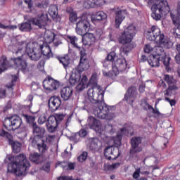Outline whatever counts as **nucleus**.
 <instances>
[{
  "label": "nucleus",
  "instance_id": "9b49d317",
  "mask_svg": "<svg viewBox=\"0 0 180 180\" xmlns=\"http://www.w3.org/2000/svg\"><path fill=\"white\" fill-rule=\"evenodd\" d=\"M113 11L115 15V27L119 29L122 22L124 20L126 15H127V11L126 9L122 10L119 7L114 8Z\"/></svg>",
  "mask_w": 180,
  "mask_h": 180
},
{
  "label": "nucleus",
  "instance_id": "dca6fc26",
  "mask_svg": "<svg viewBox=\"0 0 180 180\" xmlns=\"http://www.w3.org/2000/svg\"><path fill=\"white\" fill-rule=\"evenodd\" d=\"M47 22H49V18L47 14L44 13L38 15L37 18L32 20L33 25L38 26L39 29H45L46 26H47Z\"/></svg>",
  "mask_w": 180,
  "mask_h": 180
},
{
  "label": "nucleus",
  "instance_id": "a211bd4d",
  "mask_svg": "<svg viewBox=\"0 0 180 180\" xmlns=\"http://www.w3.org/2000/svg\"><path fill=\"white\" fill-rule=\"evenodd\" d=\"M161 30L158 27L153 25L151 27V30L146 32V39L150 41H154L158 39Z\"/></svg>",
  "mask_w": 180,
  "mask_h": 180
},
{
  "label": "nucleus",
  "instance_id": "de8ad7c7",
  "mask_svg": "<svg viewBox=\"0 0 180 180\" xmlns=\"http://www.w3.org/2000/svg\"><path fill=\"white\" fill-rule=\"evenodd\" d=\"M105 130L109 134H114L116 131V127L108 122L105 127Z\"/></svg>",
  "mask_w": 180,
  "mask_h": 180
},
{
  "label": "nucleus",
  "instance_id": "f03ea898",
  "mask_svg": "<svg viewBox=\"0 0 180 180\" xmlns=\"http://www.w3.org/2000/svg\"><path fill=\"white\" fill-rule=\"evenodd\" d=\"M6 159L10 161L8 165V172L14 174L16 176L26 175V172L30 168V162L26 158V155L23 153L15 156L9 155L6 157Z\"/></svg>",
  "mask_w": 180,
  "mask_h": 180
},
{
  "label": "nucleus",
  "instance_id": "37998d69",
  "mask_svg": "<svg viewBox=\"0 0 180 180\" xmlns=\"http://www.w3.org/2000/svg\"><path fill=\"white\" fill-rule=\"evenodd\" d=\"M43 138L35 136H34L33 138H30V141L31 142L32 147L37 148L43 142Z\"/></svg>",
  "mask_w": 180,
  "mask_h": 180
},
{
  "label": "nucleus",
  "instance_id": "4be33fe9",
  "mask_svg": "<svg viewBox=\"0 0 180 180\" xmlns=\"http://www.w3.org/2000/svg\"><path fill=\"white\" fill-rule=\"evenodd\" d=\"M82 36V43L84 46H91L96 40V37L93 33L84 34Z\"/></svg>",
  "mask_w": 180,
  "mask_h": 180
},
{
  "label": "nucleus",
  "instance_id": "f8f14e48",
  "mask_svg": "<svg viewBox=\"0 0 180 180\" xmlns=\"http://www.w3.org/2000/svg\"><path fill=\"white\" fill-rule=\"evenodd\" d=\"M120 153H119V148L113 146H108L104 150V156L107 160H116Z\"/></svg>",
  "mask_w": 180,
  "mask_h": 180
},
{
  "label": "nucleus",
  "instance_id": "3c124183",
  "mask_svg": "<svg viewBox=\"0 0 180 180\" xmlns=\"http://www.w3.org/2000/svg\"><path fill=\"white\" fill-rule=\"evenodd\" d=\"M155 50L157 53L156 56H159V57H167L164 48H162V46H157L155 48Z\"/></svg>",
  "mask_w": 180,
  "mask_h": 180
},
{
  "label": "nucleus",
  "instance_id": "49530a36",
  "mask_svg": "<svg viewBox=\"0 0 180 180\" xmlns=\"http://www.w3.org/2000/svg\"><path fill=\"white\" fill-rule=\"evenodd\" d=\"M67 39L68 41L70 43V44H72L75 49H78V47H79L77 44V41H78V38H77V37L68 35Z\"/></svg>",
  "mask_w": 180,
  "mask_h": 180
},
{
  "label": "nucleus",
  "instance_id": "5701e85b",
  "mask_svg": "<svg viewBox=\"0 0 180 180\" xmlns=\"http://www.w3.org/2000/svg\"><path fill=\"white\" fill-rule=\"evenodd\" d=\"M141 106L145 110H149L151 113H153V115H156L157 116H161V112H160V110H158V108H157V106H155V108H153V106L150 105L147 101L144 100L141 101Z\"/></svg>",
  "mask_w": 180,
  "mask_h": 180
},
{
  "label": "nucleus",
  "instance_id": "39448f33",
  "mask_svg": "<svg viewBox=\"0 0 180 180\" xmlns=\"http://www.w3.org/2000/svg\"><path fill=\"white\" fill-rule=\"evenodd\" d=\"M22 119L18 116H13L10 117H6L4 122V126L8 131H15V130H18V129H20V126H22Z\"/></svg>",
  "mask_w": 180,
  "mask_h": 180
},
{
  "label": "nucleus",
  "instance_id": "13d9d810",
  "mask_svg": "<svg viewBox=\"0 0 180 180\" xmlns=\"http://www.w3.org/2000/svg\"><path fill=\"white\" fill-rule=\"evenodd\" d=\"M0 29H8V30H15V29H18V26H16V25H5L0 22Z\"/></svg>",
  "mask_w": 180,
  "mask_h": 180
},
{
  "label": "nucleus",
  "instance_id": "4d7b16f0",
  "mask_svg": "<svg viewBox=\"0 0 180 180\" xmlns=\"http://www.w3.org/2000/svg\"><path fill=\"white\" fill-rule=\"evenodd\" d=\"M116 58V53L115 51L110 52L105 59V61L109 63V61H113Z\"/></svg>",
  "mask_w": 180,
  "mask_h": 180
},
{
  "label": "nucleus",
  "instance_id": "393cba45",
  "mask_svg": "<svg viewBox=\"0 0 180 180\" xmlns=\"http://www.w3.org/2000/svg\"><path fill=\"white\" fill-rule=\"evenodd\" d=\"M72 87L66 86L64 87L60 91V95L61 98H63V101H68L69 99H71V97L72 96Z\"/></svg>",
  "mask_w": 180,
  "mask_h": 180
},
{
  "label": "nucleus",
  "instance_id": "7ed1b4c3",
  "mask_svg": "<svg viewBox=\"0 0 180 180\" xmlns=\"http://www.w3.org/2000/svg\"><path fill=\"white\" fill-rule=\"evenodd\" d=\"M29 58L32 61H39L44 56V58L49 60L53 57L51 48L49 45H43L37 42H30L26 46L25 50Z\"/></svg>",
  "mask_w": 180,
  "mask_h": 180
},
{
  "label": "nucleus",
  "instance_id": "20e7f679",
  "mask_svg": "<svg viewBox=\"0 0 180 180\" xmlns=\"http://www.w3.org/2000/svg\"><path fill=\"white\" fill-rule=\"evenodd\" d=\"M148 5L151 6V16L155 20H160L162 16L169 13L170 11L167 0H149Z\"/></svg>",
  "mask_w": 180,
  "mask_h": 180
},
{
  "label": "nucleus",
  "instance_id": "8fccbe9b",
  "mask_svg": "<svg viewBox=\"0 0 180 180\" xmlns=\"http://www.w3.org/2000/svg\"><path fill=\"white\" fill-rule=\"evenodd\" d=\"M78 51H79L80 53V60H86V50L85 49L79 46L76 48Z\"/></svg>",
  "mask_w": 180,
  "mask_h": 180
},
{
  "label": "nucleus",
  "instance_id": "423d86ee",
  "mask_svg": "<svg viewBox=\"0 0 180 180\" xmlns=\"http://www.w3.org/2000/svg\"><path fill=\"white\" fill-rule=\"evenodd\" d=\"M170 57H161L157 55H150L148 63L150 67H160V63H163L167 70L169 68Z\"/></svg>",
  "mask_w": 180,
  "mask_h": 180
},
{
  "label": "nucleus",
  "instance_id": "2f4dec72",
  "mask_svg": "<svg viewBox=\"0 0 180 180\" xmlns=\"http://www.w3.org/2000/svg\"><path fill=\"white\" fill-rule=\"evenodd\" d=\"M88 86L91 87V84H89V82L88 83V77L84 75L82 79L80 77V81L77 88L78 91H84V89L88 88Z\"/></svg>",
  "mask_w": 180,
  "mask_h": 180
},
{
  "label": "nucleus",
  "instance_id": "f704fd0d",
  "mask_svg": "<svg viewBox=\"0 0 180 180\" xmlns=\"http://www.w3.org/2000/svg\"><path fill=\"white\" fill-rule=\"evenodd\" d=\"M44 39L46 43L50 44V43H53V41L56 40V34H54L53 32L50 30L46 31L44 36Z\"/></svg>",
  "mask_w": 180,
  "mask_h": 180
},
{
  "label": "nucleus",
  "instance_id": "2eb2a0df",
  "mask_svg": "<svg viewBox=\"0 0 180 180\" xmlns=\"http://www.w3.org/2000/svg\"><path fill=\"white\" fill-rule=\"evenodd\" d=\"M112 71L115 75H117L119 71H124L127 68V62L125 59L118 58L112 63Z\"/></svg>",
  "mask_w": 180,
  "mask_h": 180
},
{
  "label": "nucleus",
  "instance_id": "4c0bfd02",
  "mask_svg": "<svg viewBox=\"0 0 180 180\" xmlns=\"http://www.w3.org/2000/svg\"><path fill=\"white\" fill-rule=\"evenodd\" d=\"M21 32H30L32 30V20H27L18 25Z\"/></svg>",
  "mask_w": 180,
  "mask_h": 180
},
{
  "label": "nucleus",
  "instance_id": "09e8293b",
  "mask_svg": "<svg viewBox=\"0 0 180 180\" xmlns=\"http://www.w3.org/2000/svg\"><path fill=\"white\" fill-rule=\"evenodd\" d=\"M49 5H50V1L49 0H44L41 3L37 4L36 6L39 8V9H46V8H49Z\"/></svg>",
  "mask_w": 180,
  "mask_h": 180
},
{
  "label": "nucleus",
  "instance_id": "ea45409f",
  "mask_svg": "<svg viewBox=\"0 0 180 180\" xmlns=\"http://www.w3.org/2000/svg\"><path fill=\"white\" fill-rule=\"evenodd\" d=\"M133 37L129 34L124 32L121 37L120 38V43L122 44H131V41L133 40Z\"/></svg>",
  "mask_w": 180,
  "mask_h": 180
},
{
  "label": "nucleus",
  "instance_id": "a19ab883",
  "mask_svg": "<svg viewBox=\"0 0 180 180\" xmlns=\"http://www.w3.org/2000/svg\"><path fill=\"white\" fill-rule=\"evenodd\" d=\"M49 13L52 18L58 16V7L56 4H52L49 6Z\"/></svg>",
  "mask_w": 180,
  "mask_h": 180
},
{
  "label": "nucleus",
  "instance_id": "c9c22d12",
  "mask_svg": "<svg viewBox=\"0 0 180 180\" xmlns=\"http://www.w3.org/2000/svg\"><path fill=\"white\" fill-rule=\"evenodd\" d=\"M30 161L34 162L35 164H40L43 162V157L40 153H31L29 157Z\"/></svg>",
  "mask_w": 180,
  "mask_h": 180
},
{
  "label": "nucleus",
  "instance_id": "f257e3e1",
  "mask_svg": "<svg viewBox=\"0 0 180 180\" xmlns=\"http://www.w3.org/2000/svg\"><path fill=\"white\" fill-rule=\"evenodd\" d=\"M90 88L88 89V100L84 101V108H90L91 104L96 105L94 109L93 113L98 119L104 120H113L116 117V114L112 110L109 109V106L105 103L103 96L105 91L101 90V86L98 85V75L94 73L89 80ZM90 101V103L88 102Z\"/></svg>",
  "mask_w": 180,
  "mask_h": 180
},
{
  "label": "nucleus",
  "instance_id": "72a5a7b5",
  "mask_svg": "<svg viewBox=\"0 0 180 180\" xmlns=\"http://www.w3.org/2000/svg\"><path fill=\"white\" fill-rule=\"evenodd\" d=\"M123 45L120 48L121 54L127 56L133 49H134V44H122Z\"/></svg>",
  "mask_w": 180,
  "mask_h": 180
},
{
  "label": "nucleus",
  "instance_id": "473e14b6",
  "mask_svg": "<svg viewBox=\"0 0 180 180\" xmlns=\"http://www.w3.org/2000/svg\"><path fill=\"white\" fill-rule=\"evenodd\" d=\"M66 12L69 13V20L71 23H75V22H77V23L79 20L82 19L81 17H77L76 13L74 12V10L71 8H68Z\"/></svg>",
  "mask_w": 180,
  "mask_h": 180
},
{
  "label": "nucleus",
  "instance_id": "cd10ccee",
  "mask_svg": "<svg viewBox=\"0 0 180 180\" xmlns=\"http://www.w3.org/2000/svg\"><path fill=\"white\" fill-rule=\"evenodd\" d=\"M131 149L143 150L141 137H133L131 139Z\"/></svg>",
  "mask_w": 180,
  "mask_h": 180
},
{
  "label": "nucleus",
  "instance_id": "e433bc0d",
  "mask_svg": "<svg viewBox=\"0 0 180 180\" xmlns=\"http://www.w3.org/2000/svg\"><path fill=\"white\" fill-rule=\"evenodd\" d=\"M9 68V61L6 59V56H2L0 60V74L6 71Z\"/></svg>",
  "mask_w": 180,
  "mask_h": 180
},
{
  "label": "nucleus",
  "instance_id": "864d4df0",
  "mask_svg": "<svg viewBox=\"0 0 180 180\" xmlns=\"http://www.w3.org/2000/svg\"><path fill=\"white\" fill-rule=\"evenodd\" d=\"M171 18H172L173 24L175 25V26H179V25H180V14H177L176 17L173 14H171Z\"/></svg>",
  "mask_w": 180,
  "mask_h": 180
},
{
  "label": "nucleus",
  "instance_id": "4468645a",
  "mask_svg": "<svg viewBox=\"0 0 180 180\" xmlns=\"http://www.w3.org/2000/svg\"><path fill=\"white\" fill-rule=\"evenodd\" d=\"M43 86L46 91H56L60 88V82L52 77H48L44 80Z\"/></svg>",
  "mask_w": 180,
  "mask_h": 180
},
{
  "label": "nucleus",
  "instance_id": "69168bd1",
  "mask_svg": "<svg viewBox=\"0 0 180 180\" xmlns=\"http://www.w3.org/2000/svg\"><path fill=\"white\" fill-rule=\"evenodd\" d=\"M153 50H154V48H153V46H151L150 44H146L144 46V51L145 53H151V51H153Z\"/></svg>",
  "mask_w": 180,
  "mask_h": 180
},
{
  "label": "nucleus",
  "instance_id": "603ef678",
  "mask_svg": "<svg viewBox=\"0 0 180 180\" xmlns=\"http://www.w3.org/2000/svg\"><path fill=\"white\" fill-rule=\"evenodd\" d=\"M59 61L63 64L64 68H67L70 65V58H60Z\"/></svg>",
  "mask_w": 180,
  "mask_h": 180
},
{
  "label": "nucleus",
  "instance_id": "c756f323",
  "mask_svg": "<svg viewBox=\"0 0 180 180\" xmlns=\"http://www.w3.org/2000/svg\"><path fill=\"white\" fill-rule=\"evenodd\" d=\"M32 127L33 134L37 137H41L43 139L44 137V133H46V129L43 127L37 126V124H34Z\"/></svg>",
  "mask_w": 180,
  "mask_h": 180
},
{
  "label": "nucleus",
  "instance_id": "6ab92c4d",
  "mask_svg": "<svg viewBox=\"0 0 180 180\" xmlns=\"http://www.w3.org/2000/svg\"><path fill=\"white\" fill-rule=\"evenodd\" d=\"M57 126H58V122L57 121V118H56V116H49L46 123V127L48 131H49V133H53L56 131V129H57Z\"/></svg>",
  "mask_w": 180,
  "mask_h": 180
},
{
  "label": "nucleus",
  "instance_id": "774afa93",
  "mask_svg": "<svg viewBox=\"0 0 180 180\" xmlns=\"http://www.w3.org/2000/svg\"><path fill=\"white\" fill-rule=\"evenodd\" d=\"M121 141H122V135L120 134H117L115 137H113V141L115 144H120Z\"/></svg>",
  "mask_w": 180,
  "mask_h": 180
},
{
  "label": "nucleus",
  "instance_id": "ddd939ff",
  "mask_svg": "<svg viewBox=\"0 0 180 180\" xmlns=\"http://www.w3.org/2000/svg\"><path fill=\"white\" fill-rule=\"evenodd\" d=\"M164 79L168 84L169 87L165 91V95L166 96H170L171 93L173 91H178V86L175 85V79L174 77L169 75H165Z\"/></svg>",
  "mask_w": 180,
  "mask_h": 180
},
{
  "label": "nucleus",
  "instance_id": "0e129e2a",
  "mask_svg": "<svg viewBox=\"0 0 180 180\" xmlns=\"http://www.w3.org/2000/svg\"><path fill=\"white\" fill-rule=\"evenodd\" d=\"M174 36L176 39H180V25H177L174 32Z\"/></svg>",
  "mask_w": 180,
  "mask_h": 180
},
{
  "label": "nucleus",
  "instance_id": "58836bf2",
  "mask_svg": "<svg viewBox=\"0 0 180 180\" xmlns=\"http://www.w3.org/2000/svg\"><path fill=\"white\" fill-rule=\"evenodd\" d=\"M22 117H23L24 120H25L26 123L30 124L31 127H32L34 124H37L36 123V117L34 116L29 115L27 114H22Z\"/></svg>",
  "mask_w": 180,
  "mask_h": 180
},
{
  "label": "nucleus",
  "instance_id": "aec40b11",
  "mask_svg": "<svg viewBox=\"0 0 180 180\" xmlns=\"http://www.w3.org/2000/svg\"><path fill=\"white\" fill-rule=\"evenodd\" d=\"M136 96H137V91L136 90V87L131 86L128 89L127 94L124 95V101H126L129 105H132L133 102L136 99Z\"/></svg>",
  "mask_w": 180,
  "mask_h": 180
},
{
  "label": "nucleus",
  "instance_id": "79ce46f5",
  "mask_svg": "<svg viewBox=\"0 0 180 180\" xmlns=\"http://www.w3.org/2000/svg\"><path fill=\"white\" fill-rule=\"evenodd\" d=\"M141 151L143 150H140L139 149H130L129 160H134V161L139 160V158H140L139 153H141Z\"/></svg>",
  "mask_w": 180,
  "mask_h": 180
},
{
  "label": "nucleus",
  "instance_id": "a878e982",
  "mask_svg": "<svg viewBox=\"0 0 180 180\" xmlns=\"http://www.w3.org/2000/svg\"><path fill=\"white\" fill-rule=\"evenodd\" d=\"M79 79H81V73L77 70H73L72 75L69 79V82L70 85L74 86L77 82H79Z\"/></svg>",
  "mask_w": 180,
  "mask_h": 180
},
{
  "label": "nucleus",
  "instance_id": "412c9836",
  "mask_svg": "<svg viewBox=\"0 0 180 180\" xmlns=\"http://www.w3.org/2000/svg\"><path fill=\"white\" fill-rule=\"evenodd\" d=\"M160 46L165 47V49H171L174 46V43L171 41V39L168 37H165L164 34H160L158 39Z\"/></svg>",
  "mask_w": 180,
  "mask_h": 180
},
{
  "label": "nucleus",
  "instance_id": "bb28decb",
  "mask_svg": "<svg viewBox=\"0 0 180 180\" xmlns=\"http://www.w3.org/2000/svg\"><path fill=\"white\" fill-rule=\"evenodd\" d=\"M89 60L88 59H80L79 63L77 66V71H78L80 74L83 71H86V70H89Z\"/></svg>",
  "mask_w": 180,
  "mask_h": 180
},
{
  "label": "nucleus",
  "instance_id": "e2e57ef3",
  "mask_svg": "<svg viewBox=\"0 0 180 180\" xmlns=\"http://www.w3.org/2000/svg\"><path fill=\"white\" fill-rule=\"evenodd\" d=\"M46 64V61L40 60L37 65V68L39 71H44V65Z\"/></svg>",
  "mask_w": 180,
  "mask_h": 180
},
{
  "label": "nucleus",
  "instance_id": "c03bdc74",
  "mask_svg": "<svg viewBox=\"0 0 180 180\" xmlns=\"http://www.w3.org/2000/svg\"><path fill=\"white\" fill-rule=\"evenodd\" d=\"M37 148L39 153H41V154H44V153L49 150V146H47V144H46V141H44V140L41 142Z\"/></svg>",
  "mask_w": 180,
  "mask_h": 180
},
{
  "label": "nucleus",
  "instance_id": "bf43d9fd",
  "mask_svg": "<svg viewBox=\"0 0 180 180\" xmlns=\"http://www.w3.org/2000/svg\"><path fill=\"white\" fill-rule=\"evenodd\" d=\"M176 50L178 51V54L176 55L175 56V62L176 64H179L180 65V44L176 45Z\"/></svg>",
  "mask_w": 180,
  "mask_h": 180
},
{
  "label": "nucleus",
  "instance_id": "0eeeda50",
  "mask_svg": "<svg viewBox=\"0 0 180 180\" xmlns=\"http://www.w3.org/2000/svg\"><path fill=\"white\" fill-rule=\"evenodd\" d=\"M14 61V66L18 69V71H22L23 74H32L33 72V66L27 67L26 60L22 59L20 56L13 59Z\"/></svg>",
  "mask_w": 180,
  "mask_h": 180
},
{
  "label": "nucleus",
  "instance_id": "052dcab7",
  "mask_svg": "<svg viewBox=\"0 0 180 180\" xmlns=\"http://www.w3.org/2000/svg\"><path fill=\"white\" fill-rule=\"evenodd\" d=\"M47 120H48V118L46 116V115H41V116H39L38 119V123L39 124H44V123H46Z\"/></svg>",
  "mask_w": 180,
  "mask_h": 180
},
{
  "label": "nucleus",
  "instance_id": "6e6552de",
  "mask_svg": "<svg viewBox=\"0 0 180 180\" xmlns=\"http://www.w3.org/2000/svg\"><path fill=\"white\" fill-rule=\"evenodd\" d=\"M0 136L1 137H5L8 140L9 144H11L13 151L18 154V153H20V150H22V144L18 141L12 140V135L9 134V132L5 131L4 129H0Z\"/></svg>",
  "mask_w": 180,
  "mask_h": 180
},
{
  "label": "nucleus",
  "instance_id": "680f3d73",
  "mask_svg": "<svg viewBox=\"0 0 180 180\" xmlns=\"http://www.w3.org/2000/svg\"><path fill=\"white\" fill-rule=\"evenodd\" d=\"M16 81H18V76L13 75L11 84L6 85L7 88H8V89L12 88V86H13L15 85V82H16Z\"/></svg>",
  "mask_w": 180,
  "mask_h": 180
},
{
  "label": "nucleus",
  "instance_id": "338daca9",
  "mask_svg": "<svg viewBox=\"0 0 180 180\" xmlns=\"http://www.w3.org/2000/svg\"><path fill=\"white\" fill-rule=\"evenodd\" d=\"M58 165H60L61 168L63 169H65V171H67V168L68 166V162L63 161L58 162Z\"/></svg>",
  "mask_w": 180,
  "mask_h": 180
},
{
  "label": "nucleus",
  "instance_id": "1a4fd4ad",
  "mask_svg": "<svg viewBox=\"0 0 180 180\" xmlns=\"http://www.w3.org/2000/svg\"><path fill=\"white\" fill-rule=\"evenodd\" d=\"M89 29H91V24H89V21L86 19L82 18L76 23V33L79 34V36L86 34L89 32Z\"/></svg>",
  "mask_w": 180,
  "mask_h": 180
},
{
  "label": "nucleus",
  "instance_id": "b1692460",
  "mask_svg": "<svg viewBox=\"0 0 180 180\" xmlns=\"http://www.w3.org/2000/svg\"><path fill=\"white\" fill-rule=\"evenodd\" d=\"M101 1L102 0H84L83 6L86 9H90V8H98L102 5Z\"/></svg>",
  "mask_w": 180,
  "mask_h": 180
},
{
  "label": "nucleus",
  "instance_id": "6e6d98bb",
  "mask_svg": "<svg viewBox=\"0 0 180 180\" xmlns=\"http://www.w3.org/2000/svg\"><path fill=\"white\" fill-rule=\"evenodd\" d=\"M88 157V152H83L78 158L77 160L79 162H84L86 160Z\"/></svg>",
  "mask_w": 180,
  "mask_h": 180
},
{
  "label": "nucleus",
  "instance_id": "f3484780",
  "mask_svg": "<svg viewBox=\"0 0 180 180\" xmlns=\"http://www.w3.org/2000/svg\"><path fill=\"white\" fill-rule=\"evenodd\" d=\"M48 103L49 110H51V112H56V110H58L60 106H61V99L60 97L54 96L49 98Z\"/></svg>",
  "mask_w": 180,
  "mask_h": 180
},
{
  "label": "nucleus",
  "instance_id": "7c9ffc66",
  "mask_svg": "<svg viewBox=\"0 0 180 180\" xmlns=\"http://www.w3.org/2000/svg\"><path fill=\"white\" fill-rule=\"evenodd\" d=\"M91 22H96V20H105L108 19V15L103 11H98L91 16Z\"/></svg>",
  "mask_w": 180,
  "mask_h": 180
},
{
  "label": "nucleus",
  "instance_id": "c85d7f7f",
  "mask_svg": "<svg viewBox=\"0 0 180 180\" xmlns=\"http://www.w3.org/2000/svg\"><path fill=\"white\" fill-rule=\"evenodd\" d=\"M90 150L91 151H99V148L102 147V142L98 138H92L90 141Z\"/></svg>",
  "mask_w": 180,
  "mask_h": 180
},
{
  "label": "nucleus",
  "instance_id": "5fc2aeb1",
  "mask_svg": "<svg viewBox=\"0 0 180 180\" xmlns=\"http://www.w3.org/2000/svg\"><path fill=\"white\" fill-rule=\"evenodd\" d=\"M54 116L56 120L58 121V124L60 122H63V120H65L66 114L58 113V114H56Z\"/></svg>",
  "mask_w": 180,
  "mask_h": 180
},
{
  "label": "nucleus",
  "instance_id": "a18cd8bd",
  "mask_svg": "<svg viewBox=\"0 0 180 180\" xmlns=\"http://www.w3.org/2000/svg\"><path fill=\"white\" fill-rule=\"evenodd\" d=\"M124 32L134 37L136 36V27L134 25H129L124 30Z\"/></svg>",
  "mask_w": 180,
  "mask_h": 180
},
{
  "label": "nucleus",
  "instance_id": "9d476101",
  "mask_svg": "<svg viewBox=\"0 0 180 180\" xmlns=\"http://www.w3.org/2000/svg\"><path fill=\"white\" fill-rule=\"evenodd\" d=\"M87 124L89 127L96 131L97 133H102L103 131V126L102 122L95 117L89 116L87 120Z\"/></svg>",
  "mask_w": 180,
  "mask_h": 180
}]
</instances>
